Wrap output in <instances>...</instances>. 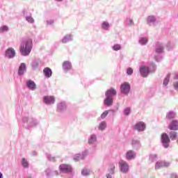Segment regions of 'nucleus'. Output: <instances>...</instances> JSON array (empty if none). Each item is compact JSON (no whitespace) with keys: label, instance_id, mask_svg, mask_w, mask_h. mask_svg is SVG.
Listing matches in <instances>:
<instances>
[{"label":"nucleus","instance_id":"nucleus-1","mask_svg":"<svg viewBox=\"0 0 178 178\" xmlns=\"http://www.w3.org/2000/svg\"><path fill=\"white\" fill-rule=\"evenodd\" d=\"M32 48L33 40L31 39H29L28 40L23 42L21 44L19 47V51L23 56H29V55H30V53L31 52Z\"/></svg>","mask_w":178,"mask_h":178},{"label":"nucleus","instance_id":"nucleus-2","mask_svg":"<svg viewBox=\"0 0 178 178\" xmlns=\"http://www.w3.org/2000/svg\"><path fill=\"white\" fill-rule=\"evenodd\" d=\"M161 138V143L164 148H169V144H170V138H169V136H168V134L166 133L162 134Z\"/></svg>","mask_w":178,"mask_h":178},{"label":"nucleus","instance_id":"nucleus-3","mask_svg":"<svg viewBox=\"0 0 178 178\" xmlns=\"http://www.w3.org/2000/svg\"><path fill=\"white\" fill-rule=\"evenodd\" d=\"M59 170L63 173H72L73 168L69 164H61L59 166Z\"/></svg>","mask_w":178,"mask_h":178},{"label":"nucleus","instance_id":"nucleus-4","mask_svg":"<svg viewBox=\"0 0 178 178\" xmlns=\"http://www.w3.org/2000/svg\"><path fill=\"white\" fill-rule=\"evenodd\" d=\"M120 90L122 94H129L130 92V84L127 82L122 83Z\"/></svg>","mask_w":178,"mask_h":178},{"label":"nucleus","instance_id":"nucleus-5","mask_svg":"<svg viewBox=\"0 0 178 178\" xmlns=\"http://www.w3.org/2000/svg\"><path fill=\"white\" fill-rule=\"evenodd\" d=\"M120 170L124 173L129 172V164L126 161H120L119 162Z\"/></svg>","mask_w":178,"mask_h":178},{"label":"nucleus","instance_id":"nucleus-6","mask_svg":"<svg viewBox=\"0 0 178 178\" xmlns=\"http://www.w3.org/2000/svg\"><path fill=\"white\" fill-rule=\"evenodd\" d=\"M134 130H137L138 131H144L145 130V124L143 122H137L134 126Z\"/></svg>","mask_w":178,"mask_h":178},{"label":"nucleus","instance_id":"nucleus-7","mask_svg":"<svg viewBox=\"0 0 178 178\" xmlns=\"http://www.w3.org/2000/svg\"><path fill=\"white\" fill-rule=\"evenodd\" d=\"M43 102L47 105L55 104V97L54 96H44L43 97Z\"/></svg>","mask_w":178,"mask_h":178},{"label":"nucleus","instance_id":"nucleus-8","mask_svg":"<svg viewBox=\"0 0 178 178\" xmlns=\"http://www.w3.org/2000/svg\"><path fill=\"white\" fill-rule=\"evenodd\" d=\"M168 129L169 130H171L172 131H177L178 130V121L175 120H172L169 124H168Z\"/></svg>","mask_w":178,"mask_h":178},{"label":"nucleus","instance_id":"nucleus-9","mask_svg":"<svg viewBox=\"0 0 178 178\" xmlns=\"http://www.w3.org/2000/svg\"><path fill=\"white\" fill-rule=\"evenodd\" d=\"M140 74L143 77H147L149 73V68L145 66H141L140 69Z\"/></svg>","mask_w":178,"mask_h":178},{"label":"nucleus","instance_id":"nucleus-10","mask_svg":"<svg viewBox=\"0 0 178 178\" xmlns=\"http://www.w3.org/2000/svg\"><path fill=\"white\" fill-rule=\"evenodd\" d=\"M170 163L166 161H158L156 163L155 169H161V168H168Z\"/></svg>","mask_w":178,"mask_h":178},{"label":"nucleus","instance_id":"nucleus-11","mask_svg":"<svg viewBox=\"0 0 178 178\" xmlns=\"http://www.w3.org/2000/svg\"><path fill=\"white\" fill-rule=\"evenodd\" d=\"M15 55H16V51L13 48H9L6 51V56H7V58H13L15 57Z\"/></svg>","mask_w":178,"mask_h":178},{"label":"nucleus","instance_id":"nucleus-12","mask_svg":"<svg viewBox=\"0 0 178 178\" xmlns=\"http://www.w3.org/2000/svg\"><path fill=\"white\" fill-rule=\"evenodd\" d=\"M26 66L24 63L20 64L18 69V74H19V76L24 74V72H26Z\"/></svg>","mask_w":178,"mask_h":178},{"label":"nucleus","instance_id":"nucleus-13","mask_svg":"<svg viewBox=\"0 0 178 178\" xmlns=\"http://www.w3.org/2000/svg\"><path fill=\"white\" fill-rule=\"evenodd\" d=\"M126 158L129 161H130L131 159H134L136 158V153H134V152H133L131 150H129L127 152Z\"/></svg>","mask_w":178,"mask_h":178},{"label":"nucleus","instance_id":"nucleus-14","mask_svg":"<svg viewBox=\"0 0 178 178\" xmlns=\"http://www.w3.org/2000/svg\"><path fill=\"white\" fill-rule=\"evenodd\" d=\"M107 97L104 99V104L107 106H111L112 104H113V99L109 96H106Z\"/></svg>","mask_w":178,"mask_h":178},{"label":"nucleus","instance_id":"nucleus-15","mask_svg":"<svg viewBox=\"0 0 178 178\" xmlns=\"http://www.w3.org/2000/svg\"><path fill=\"white\" fill-rule=\"evenodd\" d=\"M114 95H116V90L113 88H111L106 92V97H110L111 98V97H113Z\"/></svg>","mask_w":178,"mask_h":178},{"label":"nucleus","instance_id":"nucleus-16","mask_svg":"<svg viewBox=\"0 0 178 178\" xmlns=\"http://www.w3.org/2000/svg\"><path fill=\"white\" fill-rule=\"evenodd\" d=\"M43 73H44V76L47 78H49V77H51V76H52V70H51L49 69V67H45L43 70Z\"/></svg>","mask_w":178,"mask_h":178},{"label":"nucleus","instance_id":"nucleus-17","mask_svg":"<svg viewBox=\"0 0 178 178\" xmlns=\"http://www.w3.org/2000/svg\"><path fill=\"white\" fill-rule=\"evenodd\" d=\"M63 68L64 70H70V69H72V65L70 64V62L65 61L63 63Z\"/></svg>","mask_w":178,"mask_h":178},{"label":"nucleus","instance_id":"nucleus-18","mask_svg":"<svg viewBox=\"0 0 178 178\" xmlns=\"http://www.w3.org/2000/svg\"><path fill=\"white\" fill-rule=\"evenodd\" d=\"M169 136H170V140H172V141H175V140H177V132L175 131H171L169 133Z\"/></svg>","mask_w":178,"mask_h":178},{"label":"nucleus","instance_id":"nucleus-19","mask_svg":"<svg viewBox=\"0 0 178 178\" xmlns=\"http://www.w3.org/2000/svg\"><path fill=\"white\" fill-rule=\"evenodd\" d=\"M27 86L31 90H35V83L33 81H27Z\"/></svg>","mask_w":178,"mask_h":178},{"label":"nucleus","instance_id":"nucleus-20","mask_svg":"<svg viewBox=\"0 0 178 178\" xmlns=\"http://www.w3.org/2000/svg\"><path fill=\"white\" fill-rule=\"evenodd\" d=\"M176 118V114L173 112H169L166 115V118L169 120H172V119H175Z\"/></svg>","mask_w":178,"mask_h":178},{"label":"nucleus","instance_id":"nucleus-21","mask_svg":"<svg viewBox=\"0 0 178 178\" xmlns=\"http://www.w3.org/2000/svg\"><path fill=\"white\" fill-rule=\"evenodd\" d=\"M63 43L66 44V42H69V41H72V35H67L63 39Z\"/></svg>","mask_w":178,"mask_h":178},{"label":"nucleus","instance_id":"nucleus-22","mask_svg":"<svg viewBox=\"0 0 178 178\" xmlns=\"http://www.w3.org/2000/svg\"><path fill=\"white\" fill-rule=\"evenodd\" d=\"M97 141V136L92 135L90 136V138L88 140V143L89 144H94Z\"/></svg>","mask_w":178,"mask_h":178},{"label":"nucleus","instance_id":"nucleus-23","mask_svg":"<svg viewBox=\"0 0 178 178\" xmlns=\"http://www.w3.org/2000/svg\"><path fill=\"white\" fill-rule=\"evenodd\" d=\"M132 145L136 148H140V147L141 146V145L140 144V141L136 140H132Z\"/></svg>","mask_w":178,"mask_h":178},{"label":"nucleus","instance_id":"nucleus-24","mask_svg":"<svg viewBox=\"0 0 178 178\" xmlns=\"http://www.w3.org/2000/svg\"><path fill=\"white\" fill-rule=\"evenodd\" d=\"M139 42L142 45H145V44H147L148 42V39H147L145 38H142L140 39Z\"/></svg>","mask_w":178,"mask_h":178},{"label":"nucleus","instance_id":"nucleus-25","mask_svg":"<svg viewBox=\"0 0 178 178\" xmlns=\"http://www.w3.org/2000/svg\"><path fill=\"white\" fill-rule=\"evenodd\" d=\"M106 128V122H102L99 126V130H104Z\"/></svg>","mask_w":178,"mask_h":178},{"label":"nucleus","instance_id":"nucleus-26","mask_svg":"<svg viewBox=\"0 0 178 178\" xmlns=\"http://www.w3.org/2000/svg\"><path fill=\"white\" fill-rule=\"evenodd\" d=\"M84 157H82L81 155L80 154H76L74 157V160L75 161V162H77L79 161H80V159H83Z\"/></svg>","mask_w":178,"mask_h":178},{"label":"nucleus","instance_id":"nucleus-27","mask_svg":"<svg viewBox=\"0 0 178 178\" xmlns=\"http://www.w3.org/2000/svg\"><path fill=\"white\" fill-rule=\"evenodd\" d=\"M169 80H170V74L167 75V76L163 81V85L166 86L169 83Z\"/></svg>","mask_w":178,"mask_h":178},{"label":"nucleus","instance_id":"nucleus-28","mask_svg":"<svg viewBox=\"0 0 178 178\" xmlns=\"http://www.w3.org/2000/svg\"><path fill=\"white\" fill-rule=\"evenodd\" d=\"M113 51H119L122 49V47L120 46V44H114L113 46Z\"/></svg>","mask_w":178,"mask_h":178},{"label":"nucleus","instance_id":"nucleus-29","mask_svg":"<svg viewBox=\"0 0 178 178\" xmlns=\"http://www.w3.org/2000/svg\"><path fill=\"white\" fill-rule=\"evenodd\" d=\"M9 30V28L8 26H3L0 28V33H3L4 31H8Z\"/></svg>","mask_w":178,"mask_h":178},{"label":"nucleus","instance_id":"nucleus-30","mask_svg":"<svg viewBox=\"0 0 178 178\" xmlns=\"http://www.w3.org/2000/svg\"><path fill=\"white\" fill-rule=\"evenodd\" d=\"M90 170H87V169H83L81 172V174L83 176H88V175H90Z\"/></svg>","mask_w":178,"mask_h":178},{"label":"nucleus","instance_id":"nucleus-31","mask_svg":"<svg viewBox=\"0 0 178 178\" xmlns=\"http://www.w3.org/2000/svg\"><path fill=\"white\" fill-rule=\"evenodd\" d=\"M46 176H48L49 177H52V170L49 168L46 170Z\"/></svg>","mask_w":178,"mask_h":178},{"label":"nucleus","instance_id":"nucleus-32","mask_svg":"<svg viewBox=\"0 0 178 178\" xmlns=\"http://www.w3.org/2000/svg\"><path fill=\"white\" fill-rule=\"evenodd\" d=\"M22 165L24 168H29V163L25 159H22Z\"/></svg>","mask_w":178,"mask_h":178},{"label":"nucleus","instance_id":"nucleus-33","mask_svg":"<svg viewBox=\"0 0 178 178\" xmlns=\"http://www.w3.org/2000/svg\"><path fill=\"white\" fill-rule=\"evenodd\" d=\"M108 113H109V111H105L101 115L102 119H105V118H106V116H108Z\"/></svg>","mask_w":178,"mask_h":178},{"label":"nucleus","instance_id":"nucleus-34","mask_svg":"<svg viewBox=\"0 0 178 178\" xmlns=\"http://www.w3.org/2000/svg\"><path fill=\"white\" fill-rule=\"evenodd\" d=\"M148 22H149V23H154V22H155V17H154V16H149Z\"/></svg>","mask_w":178,"mask_h":178},{"label":"nucleus","instance_id":"nucleus-35","mask_svg":"<svg viewBox=\"0 0 178 178\" xmlns=\"http://www.w3.org/2000/svg\"><path fill=\"white\" fill-rule=\"evenodd\" d=\"M102 27V29H106V28L109 27V23L106 22H103Z\"/></svg>","mask_w":178,"mask_h":178},{"label":"nucleus","instance_id":"nucleus-36","mask_svg":"<svg viewBox=\"0 0 178 178\" xmlns=\"http://www.w3.org/2000/svg\"><path fill=\"white\" fill-rule=\"evenodd\" d=\"M130 112H131V110H130V108L127 107L124 109V115H130Z\"/></svg>","mask_w":178,"mask_h":178},{"label":"nucleus","instance_id":"nucleus-37","mask_svg":"<svg viewBox=\"0 0 178 178\" xmlns=\"http://www.w3.org/2000/svg\"><path fill=\"white\" fill-rule=\"evenodd\" d=\"M109 169L111 170V175H113V171L115 170V165L113 164L110 165Z\"/></svg>","mask_w":178,"mask_h":178},{"label":"nucleus","instance_id":"nucleus-38","mask_svg":"<svg viewBox=\"0 0 178 178\" xmlns=\"http://www.w3.org/2000/svg\"><path fill=\"white\" fill-rule=\"evenodd\" d=\"M26 20L29 22V23H34V19L31 17H26Z\"/></svg>","mask_w":178,"mask_h":178},{"label":"nucleus","instance_id":"nucleus-39","mask_svg":"<svg viewBox=\"0 0 178 178\" xmlns=\"http://www.w3.org/2000/svg\"><path fill=\"white\" fill-rule=\"evenodd\" d=\"M127 74H133V69L131 67H129L127 70Z\"/></svg>","mask_w":178,"mask_h":178},{"label":"nucleus","instance_id":"nucleus-40","mask_svg":"<svg viewBox=\"0 0 178 178\" xmlns=\"http://www.w3.org/2000/svg\"><path fill=\"white\" fill-rule=\"evenodd\" d=\"M64 108H66V105L63 103H60L58 104V109H63Z\"/></svg>","mask_w":178,"mask_h":178},{"label":"nucleus","instance_id":"nucleus-41","mask_svg":"<svg viewBox=\"0 0 178 178\" xmlns=\"http://www.w3.org/2000/svg\"><path fill=\"white\" fill-rule=\"evenodd\" d=\"M156 52L158 54H161V52H163V47H161L160 48H157Z\"/></svg>","mask_w":178,"mask_h":178},{"label":"nucleus","instance_id":"nucleus-42","mask_svg":"<svg viewBox=\"0 0 178 178\" xmlns=\"http://www.w3.org/2000/svg\"><path fill=\"white\" fill-rule=\"evenodd\" d=\"M156 158V155H151L149 156V160L152 161V162H154V159H155Z\"/></svg>","mask_w":178,"mask_h":178},{"label":"nucleus","instance_id":"nucleus-43","mask_svg":"<svg viewBox=\"0 0 178 178\" xmlns=\"http://www.w3.org/2000/svg\"><path fill=\"white\" fill-rule=\"evenodd\" d=\"M174 88H175V90H178V82L174 83Z\"/></svg>","mask_w":178,"mask_h":178},{"label":"nucleus","instance_id":"nucleus-44","mask_svg":"<svg viewBox=\"0 0 178 178\" xmlns=\"http://www.w3.org/2000/svg\"><path fill=\"white\" fill-rule=\"evenodd\" d=\"M128 24H129V26H131V24H133V19H129V20L128 21Z\"/></svg>","mask_w":178,"mask_h":178},{"label":"nucleus","instance_id":"nucleus-45","mask_svg":"<svg viewBox=\"0 0 178 178\" xmlns=\"http://www.w3.org/2000/svg\"><path fill=\"white\" fill-rule=\"evenodd\" d=\"M87 155H88V152H84L83 153V156H87Z\"/></svg>","mask_w":178,"mask_h":178},{"label":"nucleus","instance_id":"nucleus-46","mask_svg":"<svg viewBox=\"0 0 178 178\" xmlns=\"http://www.w3.org/2000/svg\"><path fill=\"white\" fill-rule=\"evenodd\" d=\"M172 178H177V175L176 174L171 175Z\"/></svg>","mask_w":178,"mask_h":178},{"label":"nucleus","instance_id":"nucleus-47","mask_svg":"<svg viewBox=\"0 0 178 178\" xmlns=\"http://www.w3.org/2000/svg\"><path fill=\"white\" fill-rule=\"evenodd\" d=\"M54 173H55V175H56V176H58V175H59V172H58V171H54Z\"/></svg>","mask_w":178,"mask_h":178},{"label":"nucleus","instance_id":"nucleus-48","mask_svg":"<svg viewBox=\"0 0 178 178\" xmlns=\"http://www.w3.org/2000/svg\"><path fill=\"white\" fill-rule=\"evenodd\" d=\"M174 79H175V80H178V75H175V76L174 77Z\"/></svg>","mask_w":178,"mask_h":178},{"label":"nucleus","instance_id":"nucleus-49","mask_svg":"<svg viewBox=\"0 0 178 178\" xmlns=\"http://www.w3.org/2000/svg\"><path fill=\"white\" fill-rule=\"evenodd\" d=\"M107 178H112V177L111 176V175L108 174L107 175Z\"/></svg>","mask_w":178,"mask_h":178},{"label":"nucleus","instance_id":"nucleus-50","mask_svg":"<svg viewBox=\"0 0 178 178\" xmlns=\"http://www.w3.org/2000/svg\"><path fill=\"white\" fill-rule=\"evenodd\" d=\"M2 177H3L2 173L0 172V178H2Z\"/></svg>","mask_w":178,"mask_h":178},{"label":"nucleus","instance_id":"nucleus-51","mask_svg":"<svg viewBox=\"0 0 178 178\" xmlns=\"http://www.w3.org/2000/svg\"><path fill=\"white\" fill-rule=\"evenodd\" d=\"M56 1H63V0H56Z\"/></svg>","mask_w":178,"mask_h":178}]
</instances>
